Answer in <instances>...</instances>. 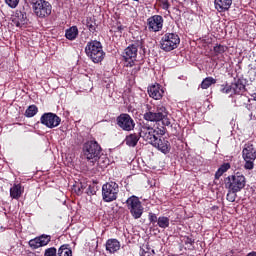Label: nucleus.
I'll return each mask as SVG.
<instances>
[{
    "mask_svg": "<svg viewBox=\"0 0 256 256\" xmlns=\"http://www.w3.org/2000/svg\"><path fill=\"white\" fill-rule=\"evenodd\" d=\"M143 120L149 121L150 123H162L163 126L154 129L156 137L157 135L158 137H163L167 133L166 127L173 129V125H171V120L169 119V111H167V107L163 106V104H158L154 108L147 104L146 112L143 114Z\"/></svg>",
    "mask_w": 256,
    "mask_h": 256,
    "instance_id": "obj_1",
    "label": "nucleus"
},
{
    "mask_svg": "<svg viewBox=\"0 0 256 256\" xmlns=\"http://www.w3.org/2000/svg\"><path fill=\"white\" fill-rule=\"evenodd\" d=\"M85 54L92 63H101L105 59L103 44L98 40H90L85 46Z\"/></svg>",
    "mask_w": 256,
    "mask_h": 256,
    "instance_id": "obj_2",
    "label": "nucleus"
},
{
    "mask_svg": "<svg viewBox=\"0 0 256 256\" xmlns=\"http://www.w3.org/2000/svg\"><path fill=\"white\" fill-rule=\"evenodd\" d=\"M101 151H103V149L96 140H88L82 146L84 159H87V161H91L92 163L101 159Z\"/></svg>",
    "mask_w": 256,
    "mask_h": 256,
    "instance_id": "obj_3",
    "label": "nucleus"
},
{
    "mask_svg": "<svg viewBox=\"0 0 256 256\" xmlns=\"http://www.w3.org/2000/svg\"><path fill=\"white\" fill-rule=\"evenodd\" d=\"M225 189H230L234 193H241L247 185V178L241 172H236L224 179Z\"/></svg>",
    "mask_w": 256,
    "mask_h": 256,
    "instance_id": "obj_4",
    "label": "nucleus"
},
{
    "mask_svg": "<svg viewBox=\"0 0 256 256\" xmlns=\"http://www.w3.org/2000/svg\"><path fill=\"white\" fill-rule=\"evenodd\" d=\"M119 197V184L115 181H110L102 186V199L104 203H113Z\"/></svg>",
    "mask_w": 256,
    "mask_h": 256,
    "instance_id": "obj_5",
    "label": "nucleus"
},
{
    "mask_svg": "<svg viewBox=\"0 0 256 256\" xmlns=\"http://www.w3.org/2000/svg\"><path fill=\"white\" fill-rule=\"evenodd\" d=\"M126 207L129 210L133 219H141L143 217V211L145 208L139 200V197L132 195L126 200Z\"/></svg>",
    "mask_w": 256,
    "mask_h": 256,
    "instance_id": "obj_6",
    "label": "nucleus"
},
{
    "mask_svg": "<svg viewBox=\"0 0 256 256\" xmlns=\"http://www.w3.org/2000/svg\"><path fill=\"white\" fill-rule=\"evenodd\" d=\"M219 86L221 87V93H226V95H229V93H234V95H243L246 91L245 81L240 78L234 79V82H232L231 85L225 82Z\"/></svg>",
    "mask_w": 256,
    "mask_h": 256,
    "instance_id": "obj_7",
    "label": "nucleus"
},
{
    "mask_svg": "<svg viewBox=\"0 0 256 256\" xmlns=\"http://www.w3.org/2000/svg\"><path fill=\"white\" fill-rule=\"evenodd\" d=\"M181 43V38L177 33H166L160 40V47L163 51L169 52L177 49Z\"/></svg>",
    "mask_w": 256,
    "mask_h": 256,
    "instance_id": "obj_8",
    "label": "nucleus"
},
{
    "mask_svg": "<svg viewBox=\"0 0 256 256\" xmlns=\"http://www.w3.org/2000/svg\"><path fill=\"white\" fill-rule=\"evenodd\" d=\"M242 157L245 161L244 169L251 171L255 167L256 159V149L251 142H248L244 145L242 150Z\"/></svg>",
    "mask_w": 256,
    "mask_h": 256,
    "instance_id": "obj_9",
    "label": "nucleus"
},
{
    "mask_svg": "<svg viewBox=\"0 0 256 256\" xmlns=\"http://www.w3.org/2000/svg\"><path fill=\"white\" fill-rule=\"evenodd\" d=\"M139 127V137L149 143L150 145L154 144L157 141V136L155 134V128L149 125V122H140Z\"/></svg>",
    "mask_w": 256,
    "mask_h": 256,
    "instance_id": "obj_10",
    "label": "nucleus"
},
{
    "mask_svg": "<svg viewBox=\"0 0 256 256\" xmlns=\"http://www.w3.org/2000/svg\"><path fill=\"white\" fill-rule=\"evenodd\" d=\"M141 45V41L129 45L123 52V59L125 61V67L135 66V61H137V52L139 51L138 47Z\"/></svg>",
    "mask_w": 256,
    "mask_h": 256,
    "instance_id": "obj_11",
    "label": "nucleus"
},
{
    "mask_svg": "<svg viewBox=\"0 0 256 256\" xmlns=\"http://www.w3.org/2000/svg\"><path fill=\"white\" fill-rule=\"evenodd\" d=\"M33 9L36 17H39L40 19H45V17H49V15H51L53 6H51V3H49V1L37 0L33 4Z\"/></svg>",
    "mask_w": 256,
    "mask_h": 256,
    "instance_id": "obj_12",
    "label": "nucleus"
},
{
    "mask_svg": "<svg viewBox=\"0 0 256 256\" xmlns=\"http://www.w3.org/2000/svg\"><path fill=\"white\" fill-rule=\"evenodd\" d=\"M40 123L48 127V129H55L61 125V118L52 112L44 113L40 118Z\"/></svg>",
    "mask_w": 256,
    "mask_h": 256,
    "instance_id": "obj_13",
    "label": "nucleus"
},
{
    "mask_svg": "<svg viewBox=\"0 0 256 256\" xmlns=\"http://www.w3.org/2000/svg\"><path fill=\"white\" fill-rule=\"evenodd\" d=\"M116 123L122 131H133L135 129V120L131 118V115L122 113L116 118Z\"/></svg>",
    "mask_w": 256,
    "mask_h": 256,
    "instance_id": "obj_14",
    "label": "nucleus"
},
{
    "mask_svg": "<svg viewBox=\"0 0 256 256\" xmlns=\"http://www.w3.org/2000/svg\"><path fill=\"white\" fill-rule=\"evenodd\" d=\"M163 23H165L163 16L157 14L150 16L146 22L150 33H159L163 29Z\"/></svg>",
    "mask_w": 256,
    "mask_h": 256,
    "instance_id": "obj_15",
    "label": "nucleus"
},
{
    "mask_svg": "<svg viewBox=\"0 0 256 256\" xmlns=\"http://www.w3.org/2000/svg\"><path fill=\"white\" fill-rule=\"evenodd\" d=\"M51 243V235L42 234L38 237L31 239L28 244L31 249H39V247H45Z\"/></svg>",
    "mask_w": 256,
    "mask_h": 256,
    "instance_id": "obj_16",
    "label": "nucleus"
},
{
    "mask_svg": "<svg viewBox=\"0 0 256 256\" xmlns=\"http://www.w3.org/2000/svg\"><path fill=\"white\" fill-rule=\"evenodd\" d=\"M151 145L164 155H167L168 153L171 152V143L166 138L157 137V139Z\"/></svg>",
    "mask_w": 256,
    "mask_h": 256,
    "instance_id": "obj_17",
    "label": "nucleus"
},
{
    "mask_svg": "<svg viewBox=\"0 0 256 256\" xmlns=\"http://www.w3.org/2000/svg\"><path fill=\"white\" fill-rule=\"evenodd\" d=\"M29 19L27 18V12H25V8L22 10H17L12 17V23L15 27H23V25H27Z\"/></svg>",
    "mask_w": 256,
    "mask_h": 256,
    "instance_id": "obj_18",
    "label": "nucleus"
},
{
    "mask_svg": "<svg viewBox=\"0 0 256 256\" xmlns=\"http://www.w3.org/2000/svg\"><path fill=\"white\" fill-rule=\"evenodd\" d=\"M231 5H233V0H214V7L218 13L229 11Z\"/></svg>",
    "mask_w": 256,
    "mask_h": 256,
    "instance_id": "obj_19",
    "label": "nucleus"
},
{
    "mask_svg": "<svg viewBox=\"0 0 256 256\" xmlns=\"http://www.w3.org/2000/svg\"><path fill=\"white\" fill-rule=\"evenodd\" d=\"M163 89H161V85L154 84L148 88V95L152 99H155L156 101H159V99L163 98Z\"/></svg>",
    "mask_w": 256,
    "mask_h": 256,
    "instance_id": "obj_20",
    "label": "nucleus"
},
{
    "mask_svg": "<svg viewBox=\"0 0 256 256\" xmlns=\"http://www.w3.org/2000/svg\"><path fill=\"white\" fill-rule=\"evenodd\" d=\"M121 249V242L115 238L108 239L106 241V251L109 253H117Z\"/></svg>",
    "mask_w": 256,
    "mask_h": 256,
    "instance_id": "obj_21",
    "label": "nucleus"
},
{
    "mask_svg": "<svg viewBox=\"0 0 256 256\" xmlns=\"http://www.w3.org/2000/svg\"><path fill=\"white\" fill-rule=\"evenodd\" d=\"M139 139H141V136H139V133H131L126 136L124 143L127 145V147H137V143H139Z\"/></svg>",
    "mask_w": 256,
    "mask_h": 256,
    "instance_id": "obj_22",
    "label": "nucleus"
},
{
    "mask_svg": "<svg viewBox=\"0 0 256 256\" xmlns=\"http://www.w3.org/2000/svg\"><path fill=\"white\" fill-rule=\"evenodd\" d=\"M24 188L21 184H14L13 187L10 188V197L12 199H21V195H23Z\"/></svg>",
    "mask_w": 256,
    "mask_h": 256,
    "instance_id": "obj_23",
    "label": "nucleus"
},
{
    "mask_svg": "<svg viewBox=\"0 0 256 256\" xmlns=\"http://www.w3.org/2000/svg\"><path fill=\"white\" fill-rule=\"evenodd\" d=\"M65 37L68 41H75L79 37V28L77 26H72L65 30Z\"/></svg>",
    "mask_w": 256,
    "mask_h": 256,
    "instance_id": "obj_24",
    "label": "nucleus"
},
{
    "mask_svg": "<svg viewBox=\"0 0 256 256\" xmlns=\"http://www.w3.org/2000/svg\"><path fill=\"white\" fill-rule=\"evenodd\" d=\"M231 169V164L229 162L223 163L215 173V179L219 180L223 177L224 173H227L228 170Z\"/></svg>",
    "mask_w": 256,
    "mask_h": 256,
    "instance_id": "obj_25",
    "label": "nucleus"
},
{
    "mask_svg": "<svg viewBox=\"0 0 256 256\" xmlns=\"http://www.w3.org/2000/svg\"><path fill=\"white\" fill-rule=\"evenodd\" d=\"M58 256H73V250L69 244H63L58 249Z\"/></svg>",
    "mask_w": 256,
    "mask_h": 256,
    "instance_id": "obj_26",
    "label": "nucleus"
},
{
    "mask_svg": "<svg viewBox=\"0 0 256 256\" xmlns=\"http://www.w3.org/2000/svg\"><path fill=\"white\" fill-rule=\"evenodd\" d=\"M86 27L90 33H95L97 31V21L93 17L86 18Z\"/></svg>",
    "mask_w": 256,
    "mask_h": 256,
    "instance_id": "obj_27",
    "label": "nucleus"
},
{
    "mask_svg": "<svg viewBox=\"0 0 256 256\" xmlns=\"http://www.w3.org/2000/svg\"><path fill=\"white\" fill-rule=\"evenodd\" d=\"M217 83V79L213 77H206L200 84L201 89H209L211 85H215Z\"/></svg>",
    "mask_w": 256,
    "mask_h": 256,
    "instance_id": "obj_28",
    "label": "nucleus"
},
{
    "mask_svg": "<svg viewBox=\"0 0 256 256\" xmlns=\"http://www.w3.org/2000/svg\"><path fill=\"white\" fill-rule=\"evenodd\" d=\"M36 113H39V108L35 104L30 105L25 111V117H35Z\"/></svg>",
    "mask_w": 256,
    "mask_h": 256,
    "instance_id": "obj_29",
    "label": "nucleus"
},
{
    "mask_svg": "<svg viewBox=\"0 0 256 256\" xmlns=\"http://www.w3.org/2000/svg\"><path fill=\"white\" fill-rule=\"evenodd\" d=\"M181 243H183L187 249H191L195 244V240L189 236H181L180 237Z\"/></svg>",
    "mask_w": 256,
    "mask_h": 256,
    "instance_id": "obj_30",
    "label": "nucleus"
},
{
    "mask_svg": "<svg viewBox=\"0 0 256 256\" xmlns=\"http://www.w3.org/2000/svg\"><path fill=\"white\" fill-rule=\"evenodd\" d=\"M169 217L166 216H160L158 218V222L157 225L158 227H160V229H167V227H169Z\"/></svg>",
    "mask_w": 256,
    "mask_h": 256,
    "instance_id": "obj_31",
    "label": "nucleus"
},
{
    "mask_svg": "<svg viewBox=\"0 0 256 256\" xmlns=\"http://www.w3.org/2000/svg\"><path fill=\"white\" fill-rule=\"evenodd\" d=\"M227 49H229V48L225 45L216 44L213 48V51H214L215 55L218 56V55H223V53H225L227 51Z\"/></svg>",
    "mask_w": 256,
    "mask_h": 256,
    "instance_id": "obj_32",
    "label": "nucleus"
},
{
    "mask_svg": "<svg viewBox=\"0 0 256 256\" xmlns=\"http://www.w3.org/2000/svg\"><path fill=\"white\" fill-rule=\"evenodd\" d=\"M237 193L238 192H234L231 191V189H228V193L226 195L227 201H229L230 203H235V200L237 199Z\"/></svg>",
    "mask_w": 256,
    "mask_h": 256,
    "instance_id": "obj_33",
    "label": "nucleus"
},
{
    "mask_svg": "<svg viewBox=\"0 0 256 256\" xmlns=\"http://www.w3.org/2000/svg\"><path fill=\"white\" fill-rule=\"evenodd\" d=\"M57 255H58V251H57V248L55 247L47 248L44 252V256H57Z\"/></svg>",
    "mask_w": 256,
    "mask_h": 256,
    "instance_id": "obj_34",
    "label": "nucleus"
},
{
    "mask_svg": "<svg viewBox=\"0 0 256 256\" xmlns=\"http://www.w3.org/2000/svg\"><path fill=\"white\" fill-rule=\"evenodd\" d=\"M148 221L152 224L155 225V223H158L159 218H157V214L150 212L148 214Z\"/></svg>",
    "mask_w": 256,
    "mask_h": 256,
    "instance_id": "obj_35",
    "label": "nucleus"
},
{
    "mask_svg": "<svg viewBox=\"0 0 256 256\" xmlns=\"http://www.w3.org/2000/svg\"><path fill=\"white\" fill-rule=\"evenodd\" d=\"M112 29L114 33H123V31H125V26H123L121 22H117Z\"/></svg>",
    "mask_w": 256,
    "mask_h": 256,
    "instance_id": "obj_36",
    "label": "nucleus"
},
{
    "mask_svg": "<svg viewBox=\"0 0 256 256\" xmlns=\"http://www.w3.org/2000/svg\"><path fill=\"white\" fill-rule=\"evenodd\" d=\"M6 5L10 6L11 9H15L19 5V0H5Z\"/></svg>",
    "mask_w": 256,
    "mask_h": 256,
    "instance_id": "obj_37",
    "label": "nucleus"
},
{
    "mask_svg": "<svg viewBox=\"0 0 256 256\" xmlns=\"http://www.w3.org/2000/svg\"><path fill=\"white\" fill-rule=\"evenodd\" d=\"M160 5L164 11H168L169 7H171L168 0H160Z\"/></svg>",
    "mask_w": 256,
    "mask_h": 256,
    "instance_id": "obj_38",
    "label": "nucleus"
},
{
    "mask_svg": "<svg viewBox=\"0 0 256 256\" xmlns=\"http://www.w3.org/2000/svg\"><path fill=\"white\" fill-rule=\"evenodd\" d=\"M73 190L75 191V193L77 195H82L83 194V185L80 184V185H74L73 186Z\"/></svg>",
    "mask_w": 256,
    "mask_h": 256,
    "instance_id": "obj_39",
    "label": "nucleus"
},
{
    "mask_svg": "<svg viewBox=\"0 0 256 256\" xmlns=\"http://www.w3.org/2000/svg\"><path fill=\"white\" fill-rule=\"evenodd\" d=\"M141 71V65L139 64H135L134 62V68L131 71V75H133L135 77V75H137V73H139Z\"/></svg>",
    "mask_w": 256,
    "mask_h": 256,
    "instance_id": "obj_40",
    "label": "nucleus"
},
{
    "mask_svg": "<svg viewBox=\"0 0 256 256\" xmlns=\"http://www.w3.org/2000/svg\"><path fill=\"white\" fill-rule=\"evenodd\" d=\"M142 253H155V249H153L151 245L146 244L145 249H143Z\"/></svg>",
    "mask_w": 256,
    "mask_h": 256,
    "instance_id": "obj_41",
    "label": "nucleus"
},
{
    "mask_svg": "<svg viewBox=\"0 0 256 256\" xmlns=\"http://www.w3.org/2000/svg\"><path fill=\"white\" fill-rule=\"evenodd\" d=\"M97 193V191H95L94 187L89 186L87 189V194L88 195H95Z\"/></svg>",
    "mask_w": 256,
    "mask_h": 256,
    "instance_id": "obj_42",
    "label": "nucleus"
},
{
    "mask_svg": "<svg viewBox=\"0 0 256 256\" xmlns=\"http://www.w3.org/2000/svg\"><path fill=\"white\" fill-rule=\"evenodd\" d=\"M141 256H155V252H142Z\"/></svg>",
    "mask_w": 256,
    "mask_h": 256,
    "instance_id": "obj_43",
    "label": "nucleus"
},
{
    "mask_svg": "<svg viewBox=\"0 0 256 256\" xmlns=\"http://www.w3.org/2000/svg\"><path fill=\"white\" fill-rule=\"evenodd\" d=\"M246 256H256V252L255 251L249 252Z\"/></svg>",
    "mask_w": 256,
    "mask_h": 256,
    "instance_id": "obj_44",
    "label": "nucleus"
}]
</instances>
